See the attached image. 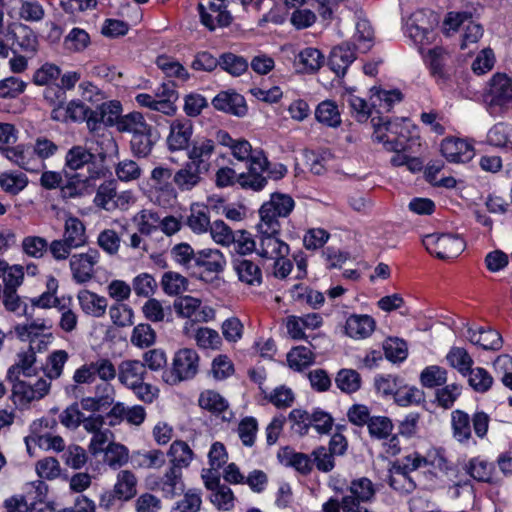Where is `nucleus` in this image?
<instances>
[{
    "mask_svg": "<svg viewBox=\"0 0 512 512\" xmlns=\"http://www.w3.org/2000/svg\"><path fill=\"white\" fill-rule=\"evenodd\" d=\"M346 494L339 500L330 498L322 505L323 512H350L361 504L370 503L375 499L376 488L374 483L367 477H360L350 481L346 488Z\"/></svg>",
    "mask_w": 512,
    "mask_h": 512,
    "instance_id": "obj_1",
    "label": "nucleus"
},
{
    "mask_svg": "<svg viewBox=\"0 0 512 512\" xmlns=\"http://www.w3.org/2000/svg\"><path fill=\"white\" fill-rule=\"evenodd\" d=\"M374 132L372 138L382 143L387 151L405 152L409 149V129L403 121H391L384 117H372Z\"/></svg>",
    "mask_w": 512,
    "mask_h": 512,
    "instance_id": "obj_2",
    "label": "nucleus"
},
{
    "mask_svg": "<svg viewBox=\"0 0 512 512\" xmlns=\"http://www.w3.org/2000/svg\"><path fill=\"white\" fill-rule=\"evenodd\" d=\"M483 102L491 116H502L512 107V78L504 73L493 75L483 94Z\"/></svg>",
    "mask_w": 512,
    "mask_h": 512,
    "instance_id": "obj_3",
    "label": "nucleus"
},
{
    "mask_svg": "<svg viewBox=\"0 0 512 512\" xmlns=\"http://www.w3.org/2000/svg\"><path fill=\"white\" fill-rule=\"evenodd\" d=\"M295 202L293 198L284 193L275 192L270 196V200L264 202L259 210L260 224L265 231H280L281 225L279 218H285L290 215L294 209Z\"/></svg>",
    "mask_w": 512,
    "mask_h": 512,
    "instance_id": "obj_4",
    "label": "nucleus"
},
{
    "mask_svg": "<svg viewBox=\"0 0 512 512\" xmlns=\"http://www.w3.org/2000/svg\"><path fill=\"white\" fill-rule=\"evenodd\" d=\"M199 356L194 349H179L173 357L172 368L165 371L163 379L166 383L175 385L185 380L192 379L198 372Z\"/></svg>",
    "mask_w": 512,
    "mask_h": 512,
    "instance_id": "obj_5",
    "label": "nucleus"
},
{
    "mask_svg": "<svg viewBox=\"0 0 512 512\" xmlns=\"http://www.w3.org/2000/svg\"><path fill=\"white\" fill-rule=\"evenodd\" d=\"M422 242L431 255L441 260L455 258L465 249L464 240L452 234H428Z\"/></svg>",
    "mask_w": 512,
    "mask_h": 512,
    "instance_id": "obj_6",
    "label": "nucleus"
},
{
    "mask_svg": "<svg viewBox=\"0 0 512 512\" xmlns=\"http://www.w3.org/2000/svg\"><path fill=\"white\" fill-rule=\"evenodd\" d=\"M99 259L100 253L94 248L71 255L69 266L73 280L78 284L89 282L95 275V266Z\"/></svg>",
    "mask_w": 512,
    "mask_h": 512,
    "instance_id": "obj_7",
    "label": "nucleus"
},
{
    "mask_svg": "<svg viewBox=\"0 0 512 512\" xmlns=\"http://www.w3.org/2000/svg\"><path fill=\"white\" fill-rule=\"evenodd\" d=\"M268 159L263 152H256L249 163L248 171L238 175L237 183L244 189L261 191L267 185V177L263 175Z\"/></svg>",
    "mask_w": 512,
    "mask_h": 512,
    "instance_id": "obj_8",
    "label": "nucleus"
},
{
    "mask_svg": "<svg viewBox=\"0 0 512 512\" xmlns=\"http://www.w3.org/2000/svg\"><path fill=\"white\" fill-rule=\"evenodd\" d=\"M257 228L259 232L257 253L260 257L274 260L280 256L289 255L288 244L278 238L280 231L266 232L260 223H258Z\"/></svg>",
    "mask_w": 512,
    "mask_h": 512,
    "instance_id": "obj_9",
    "label": "nucleus"
},
{
    "mask_svg": "<svg viewBox=\"0 0 512 512\" xmlns=\"http://www.w3.org/2000/svg\"><path fill=\"white\" fill-rule=\"evenodd\" d=\"M1 151L8 160L28 172H39L46 166L35 157L31 146L19 144L14 147H2Z\"/></svg>",
    "mask_w": 512,
    "mask_h": 512,
    "instance_id": "obj_10",
    "label": "nucleus"
},
{
    "mask_svg": "<svg viewBox=\"0 0 512 512\" xmlns=\"http://www.w3.org/2000/svg\"><path fill=\"white\" fill-rule=\"evenodd\" d=\"M467 13H449L445 24L452 29H458L464 25V32L462 35L461 49H466L470 44L476 43L483 35V28L480 24L475 23L469 19Z\"/></svg>",
    "mask_w": 512,
    "mask_h": 512,
    "instance_id": "obj_11",
    "label": "nucleus"
},
{
    "mask_svg": "<svg viewBox=\"0 0 512 512\" xmlns=\"http://www.w3.org/2000/svg\"><path fill=\"white\" fill-rule=\"evenodd\" d=\"M193 134V124L188 119H175L170 124L167 137L168 149L172 152L186 150Z\"/></svg>",
    "mask_w": 512,
    "mask_h": 512,
    "instance_id": "obj_12",
    "label": "nucleus"
},
{
    "mask_svg": "<svg viewBox=\"0 0 512 512\" xmlns=\"http://www.w3.org/2000/svg\"><path fill=\"white\" fill-rule=\"evenodd\" d=\"M215 109L232 114L237 117H243L247 114L248 108L245 98L234 91H222L212 100Z\"/></svg>",
    "mask_w": 512,
    "mask_h": 512,
    "instance_id": "obj_13",
    "label": "nucleus"
},
{
    "mask_svg": "<svg viewBox=\"0 0 512 512\" xmlns=\"http://www.w3.org/2000/svg\"><path fill=\"white\" fill-rule=\"evenodd\" d=\"M207 172L199 165L188 161L174 173L173 183L180 191H191L202 182L203 175Z\"/></svg>",
    "mask_w": 512,
    "mask_h": 512,
    "instance_id": "obj_14",
    "label": "nucleus"
},
{
    "mask_svg": "<svg viewBox=\"0 0 512 512\" xmlns=\"http://www.w3.org/2000/svg\"><path fill=\"white\" fill-rule=\"evenodd\" d=\"M442 155L454 163H464L469 161L473 155V148L465 140L459 138H447L441 143Z\"/></svg>",
    "mask_w": 512,
    "mask_h": 512,
    "instance_id": "obj_15",
    "label": "nucleus"
},
{
    "mask_svg": "<svg viewBox=\"0 0 512 512\" xmlns=\"http://www.w3.org/2000/svg\"><path fill=\"white\" fill-rule=\"evenodd\" d=\"M424 13H413L406 22L405 33L417 45L429 44L434 38L431 26H425Z\"/></svg>",
    "mask_w": 512,
    "mask_h": 512,
    "instance_id": "obj_16",
    "label": "nucleus"
},
{
    "mask_svg": "<svg viewBox=\"0 0 512 512\" xmlns=\"http://www.w3.org/2000/svg\"><path fill=\"white\" fill-rule=\"evenodd\" d=\"M232 265L242 283L251 286H259L262 283V270L257 262L237 256L233 259Z\"/></svg>",
    "mask_w": 512,
    "mask_h": 512,
    "instance_id": "obj_17",
    "label": "nucleus"
},
{
    "mask_svg": "<svg viewBox=\"0 0 512 512\" xmlns=\"http://www.w3.org/2000/svg\"><path fill=\"white\" fill-rule=\"evenodd\" d=\"M355 59L354 48L350 43H343L331 50L328 65L337 76L343 77Z\"/></svg>",
    "mask_w": 512,
    "mask_h": 512,
    "instance_id": "obj_18",
    "label": "nucleus"
},
{
    "mask_svg": "<svg viewBox=\"0 0 512 512\" xmlns=\"http://www.w3.org/2000/svg\"><path fill=\"white\" fill-rule=\"evenodd\" d=\"M215 151V141L206 137L198 138L195 140L190 149H188L187 156L189 162L199 165L202 169L209 171L210 157Z\"/></svg>",
    "mask_w": 512,
    "mask_h": 512,
    "instance_id": "obj_19",
    "label": "nucleus"
},
{
    "mask_svg": "<svg viewBox=\"0 0 512 512\" xmlns=\"http://www.w3.org/2000/svg\"><path fill=\"white\" fill-rule=\"evenodd\" d=\"M147 369L140 360H124L118 366V380L126 388L145 380Z\"/></svg>",
    "mask_w": 512,
    "mask_h": 512,
    "instance_id": "obj_20",
    "label": "nucleus"
},
{
    "mask_svg": "<svg viewBox=\"0 0 512 512\" xmlns=\"http://www.w3.org/2000/svg\"><path fill=\"white\" fill-rule=\"evenodd\" d=\"M89 107L80 100H72L64 106L55 107L51 111V119L59 122H81L87 118Z\"/></svg>",
    "mask_w": 512,
    "mask_h": 512,
    "instance_id": "obj_21",
    "label": "nucleus"
},
{
    "mask_svg": "<svg viewBox=\"0 0 512 512\" xmlns=\"http://www.w3.org/2000/svg\"><path fill=\"white\" fill-rule=\"evenodd\" d=\"M387 483L391 489L400 495L411 494L417 488L414 478L400 468V463L392 464L389 469Z\"/></svg>",
    "mask_w": 512,
    "mask_h": 512,
    "instance_id": "obj_22",
    "label": "nucleus"
},
{
    "mask_svg": "<svg viewBox=\"0 0 512 512\" xmlns=\"http://www.w3.org/2000/svg\"><path fill=\"white\" fill-rule=\"evenodd\" d=\"M375 329V320L369 315H350L345 324L346 334L354 339H365Z\"/></svg>",
    "mask_w": 512,
    "mask_h": 512,
    "instance_id": "obj_23",
    "label": "nucleus"
},
{
    "mask_svg": "<svg viewBox=\"0 0 512 512\" xmlns=\"http://www.w3.org/2000/svg\"><path fill=\"white\" fill-rule=\"evenodd\" d=\"M36 356L32 350L23 351L17 354V361L7 372V378L11 381L19 380L20 375L31 377L36 374Z\"/></svg>",
    "mask_w": 512,
    "mask_h": 512,
    "instance_id": "obj_24",
    "label": "nucleus"
},
{
    "mask_svg": "<svg viewBox=\"0 0 512 512\" xmlns=\"http://www.w3.org/2000/svg\"><path fill=\"white\" fill-rule=\"evenodd\" d=\"M82 311L90 316L99 318L106 313L107 299L89 290H81L77 295Z\"/></svg>",
    "mask_w": 512,
    "mask_h": 512,
    "instance_id": "obj_25",
    "label": "nucleus"
},
{
    "mask_svg": "<svg viewBox=\"0 0 512 512\" xmlns=\"http://www.w3.org/2000/svg\"><path fill=\"white\" fill-rule=\"evenodd\" d=\"M158 488L165 497L173 498L184 491L182 471L180 468L169 467L165 474L157 482Z\"/></svg>",
    "mask_w": 512,
    "mask_h": 512,
    "instance_id": "obj_26",
    "label": "nucleus"
},
{
    "mask_svg": "<svg viewBox=\"0 0 512 512\" xmlns=\"http://www.w3.org/2000/svg\"><path fill=\"white\" fill-rule=\"evenodd\" d=\"M371 92V106L378 109V112H389L395 103L402 100V93L397 90H384L380 87H372Z\"/></svg>",
    "mask_w": 512,
    "mask_h": 512,
    "instance_id": "obj_27",
    "label": "nucleus"
},
{
    "mask_svg": "<svg viewBox=\"0 0 512 512\" xmlns=\"http://www.w3.org/2000/svg\"><path fill=\"white\" fill-rule=\"evenodd\" d=\"M469 341L484 350H499L502 347V338L498 331L493 329H468Z\"/></svg>",
    "mask_w": 512,
    "mask_h": 512,
    "instance_id": "obj_28",
    "label": "nucleus"
},
{
    "mask_svg": "<svg viewBox=\"0 0 512 512\" xmlns=\"http://www.w3.org/2000/svg\"><path fill=\"white\" fill-rule=\"evenodd\" d=\"M209 208L201 204H193L187 216L186 225L196 234L207 232L211 227Z\"/></svg>",
    "mask_w": 512,
    "mask_h": 512,
    "instance_id": "obj_29",
    "label": "nucleus"
},
{
    "mask_svg": "<svg viewBox=\"0 0 512 512\" xmlns=\"http://www.w3.org/2000/svg\"><path fill=\"white\" fill-rule=\"evenodd\" d=\"M315 118L319 123L331 128H337L342 123L338 106L332 100H324L317 105Z\"/></svg>",
    "mask_w": 512,
    "mask_h": 512,
    "instance_id": "obj_30",
    "label": "nucleus"
},
{
    "mask_svg": "<svg viewBox=\"0 0 512 512\" xmlns=\"http://www.w3.org/2000/svg\"><path fill=\"white\" fill-rule=\"evenodd\" d=\"M225 258L217 249H203L197 252L195 267H203L211 273H219L223 271L225 266Z\"/></svg>",
    "mask_w": 512,
    "mask_h": 512,
    "instance_id": "obj_31",
    "label": "nucleus"
},
{
    "mask_svg": "<svg viewBox=\"0 0 512 512\" xmlns=\"http://www.w3.org/2000/svg\"><path fill=\"white\" fill-rule=\"evenodd\" d=\"M85 230V226L81 220L76 217H69L65 221L62 238L65 239L70 246L77 249L86 244L87 237Z\"/></svg>",
    "mask_w": 512,
    "mask_h": 512,
    "instance_id": "obj_32",
    "label": "nucleus"
},
{
    "mask_svg": "<svg viewBox=\"0 0 512 512\" xmlns=\"http://www.w3.org/2000/svg\"><path fill=\"white\" fill-rule=\"evenodd\" d=\"M157 140L158 134L153 127L148 131L132 136L130 141L132 153L142 158L149 156Z\"/></svg>",
    "mask_w": 512,
    "mask_h": 512,
    "instance_id": "obj_33",
    "label": "nucleus"
},
{
    "mask_svg": "<svg viewBox=\"0 0 512 512\" xmlns=\"http://www.w3.org/2000/svg\"><path fill=\"white\" fill-rule=\"evenodd\" d=\"M290 295L294 301L305 303L313 309H319L325 302L323 293L302 284L294 285L290 290Z\"/></svg>",
    "mask_w": 512,
    "mask_h": 512,
    "instance_id": "obj_34",
    "label": "nucleus"
},
{
    "mask_svg": "<svg viewBox=\"0 0 512 512\" xmlns=\"http://www.w3.org/2000/svg\"><path fill=\"white\" fill-rule=\"evenodd\" d=\"M218 66L229 75L239 77L248 70L249 63L243 56L225 52L219 56Z\"/></svg>",
    "mask_w": 512,
    "mask_h": 512,
    "instance_id": "obj_35",
    "label": "nucleus"
},
{
    "mask_svg": "<svg viewBox=\"0 0 512 512\" xmlns=\"http://www.w3.org/2000/svg\"><path fill=\"white\" fill-rule=\"evenodd\" d=\"M451 425L453 437L458 442L464 443L471 438V419L466 412L459 409L454 410L451 413Z\"/></svg>",
    "mask_w": 512,
    "mask_h": 512,
    "instance_id": "obj_36",
    "label": "nucleus"
},
{
    "mask_svg": "<svg viewBox=\"0 0 512 512\" xmlns=\"http://www.w3.org/2000/svg\"><path fill=\"white\" fill-rule=\"evenodd\" d=\"M150 128L152 126L146 122L142 113L133 111L121 117L117 130L122 133H131L134 136L148 131Z\"/></svg>",
    "mask_w": 512,
    "mask_h": 512,
    "instance_id": "obj_37",
    "label": "nucleus"
},
{
    "mask_svg": "<svg viewBox=\"0 0 512 512\" xmlns=\"http://www.w3.org/2000/svg\"><path fill=\"white\" fill-rule=\"evenodd\" d=\"M137 478L129 470H122L117 475L114 485L115 492L119 495V501H128L136 495Z\"/></svg>",
    "mask_w": 512,
    "mask_h": 512,
    "instance_id": "obj_38",
    "label": "nucleus"
},
{
    "mask_svg": "<svg viewBox=\"0 0 512 512\" xmlns=\"http://www.w3.org/2000/svg\"><path fill=\"white\" fill-rule=\"evenodd\" d=\"M28 185L27 176L18 171H5L0 173V187L9 195H17Z\"/></svg>",
    "mask_w": 512,
    "mask_h": 512,
    "instance_id": "obj_39",
    "label": "nucleus"
},
{
    "mask_svg": "<svg viewBox=\"0 0 512 512\" xmlns=\"http://www.w3.org/2000/svg\"><path fill=\"white\" fill-rule=\"evenodd\" d=\"M446 360L451 367L456 369L464 377L468 375L474 363L467 350L457 346L449 350L446 355Z\"/></svg>",
    "mask_w": 512,
    "mask_h": 512,
    "instance_id": "obj_40",
    "label": "nucleus"
},
{
    "mask_svg": "<svg viewBox=\"0 0 512 512\" xmlns=\"http://www.w3.org/2000/svg\"><path fill=\"white\" fill-rule=\"evenodd\" d=\"M14 40V45L25 54L33 56L38 50L37 36L28 26H19L14 32Z\"/></svg>",
    "mask_w": 512,
    "mask_h": 512,
    "instance_id": "obj_41",
    "label": "nucleus"
},
{
    "mask_svg": "<svg viewBox=\"0 0 512 512\" xmlns=\"http://www.w3.org/2000/svg\"><path fill=\"white\" fill-rule=\"evenodd\" d=\"M168 456L170 457V467L183 468L188 467L192 458L193 452L184 441H174L169 449Z\"/></svg>",
    "mask_w": 512,
    "mask_h": 512,
    "instance_id": "obj_42",
    "label": "nucleus"
},
{
    "mask_svg": "<svg viewBox=\"0 0 512 512\" xmlns=\"http://www.w3.org/2000/svg\"><path fill=\"white\" fill-rule=\"evenodd\" d=\"M315 361V355L311 349L305 346H297L287 354V362L290 368L295 371H302L311 366Z\"/></svg>",
    "mask_w": 512,
    "mask_h": 512,
    "instance_id": "obj_43",
    "label": "nucleus"
},
{
    "mask_svg": "<svg viewBox=\"0 0 512 512\" xmlns=\"http://www.w3.org/2000/svg\"><path fill=\"white\" fill-rule=\"evenodd\" d=\"M94 160L92 154L86 147L76 145L68 150L65 156V168L76 171Z\"/></svg>",
    "mask_w": 512,
    "mask_h": 512,
    "instance_id": "obj_44",
    "label": "nucleus"
},
{
    "mask_svg": "<svg viewBox=\"0 0 512 512\" xmlns=\"http://www.w3.org/2000/svg\"><path fill=\"white\" fill-rule=\"evenodd\" d=\"M335 384L343 393L357 392L362 384L360 374L353 369H341L335 377Z\"/></svg>",
    "mask_w": 512,
    "mask_h": 512,
    "instance_id": "obj_45",
    "label": "nucleus"
},
{
    "mask_svg": "<svg viewBox=\"0 0 512 512\" xmlns=\"http://www.w3.org/2000/svg\"><path fill=\"white\" fill-rule=\"evenodd\" d=\"M356 31L353 36V48L361 53L368 52L372 47L373 29L367 20H359L356 23Z\"/></svg>",
    "mask_w": 512,
    "mask_h": 512,
    "instance_id": "obj_46",
    "label": "nucleus"
},
{
    "mask_svg": "<svg viewBox=\"0 0 512 512\" xmlns=\"http://www.w3.org/2000/svg\"><path fill=\"white\" fill-rule=\"evenodd\" d=\"M21 250L30 258L41 259L48 252V241L41 236L28 235L22 239Z\"/></svg>",
    "mask_w": 512,
    "mask_h": 512,
    "instance_id": "obj_47",
    "label": "nucleus"
},
{
    "mask_svg": "<svg viewBox=\"0 0 512 512\" xmlns=\"http://www.w3.org/2000/svg\"><path fill=\"white\" fill-rule=\"evenodd\" d=\"M188 279L178 272L168 271L162 276L163 291L170 296H176L188 290Z\"/></svg>",
    "mask_w": 512,
    "mask_h": 512,
    "instance_id": "obj_48",
    "label": "nucleus"
},
{
    "mask_svg": "<svg viewBox=\"0 0 512 512\" xmlns=\"http://www.w3.org/2000/svg\"><path fill=\"white\" fill-rule=\"evenodd\" d=\"M117 194L116 182L113 180L106 181L98 187L94 201L97 206L112 211Z\"/></svg>",
    "mask_w": 512,
    "mask_h": 512,
    "instance_id": "obj_49",
    "label": "nucleus"
},
{
    "mask_svg": "<svg viewBox=\"0 0 512 512\" xmlns=\"http://www.w3.org/2000/svg\"><path fill=\"white\" fill-rule=\"evenodd\" d=\"M156 64L168 77H175L181 81H187L190 78L187 69L171 57L164 55L159 56L156 59Z\"/></svg>",
    "mask_w": 512,
    "mask_h": 512,
    "instance_id": "obj_50",
    "label": "nucleus"
},
{
    "mask_svg": "<svg viewBox=\"0 0 512 512\" xmlns=\"http://www.w3.org/2000/svg\"><path fill=\"white\" fill-rule=\"evenodd\" d=\"M367 428L371 438L382 440L391 436L394 425L391 419L386 416H372Z\"/></svg>",
    "mask_w": 512,
    "mask_h": 512,
    "instance_id": "obj_51",
    "label": "nucleus"
},
{
    "mask_svg": "<svg viewBox=\"0 0 512 512\" xmlns=\"http://www.w3.org/2000/svg\"><path fill=\"white\" fill-rule=\"evenodd\" d=\"M131 343L138 348L151 347L156 342V332L147 323H140L133 328Z\"/></svg>",
    "mask_w": 512,
    "mask_h": 512,
    "instance_id": "obj_52",
    "label": "nucleus"
},
{
    "mask_svg": "<svg viewBox=\"0 0 512 512\" xmlns=\"http://www.w3.org/2000/svg\"><path fill=\"white\" fill-rule=\"evenodd\" d=\"M133 461L137 467L146 469H159L165 462V454L161 450H150L147 452H138L134 455Z\"/></svg>",
    "mask_w": 512,
    "mask_h": 512,
    "instance_id": "obj_53",
    "label": "nucleus"
},
{
    "mask_svg": "<svg viewBox=\"0 0 512 512\" xmlns=\"http://www.w3.org/2000/svg\"><path fill=\"white\" fill-rule=\"evenodd\" d=\"M420 382L426 388L442 386L447 382V371L438 365L428 366L421 372Z\"/></svg>",
    "mask_w": 512,
    "mask_h": 512,
    "instance_id": "obj_54",
    "label": "nucleus"
},
{
    "mask_svg": "<svg viewBox=\"0 0 512 512\" xmlns=\"http://www.w3.org/2000/svg\"><path fill=\"white\" fill-rule=\"evenodd\" d=\"M512 127L504 124H495L487 134V142L495 147H511Z\"/></svg>",
    "mask_w": 512,
    "mask_h": 512,
    "instance_id": "obj_55",
    "label": "nucleus"
},
{
    "mask_svg": "<svg viewBox=\"0 0 512 512\" xmlns=\"http://www.w3.org/2000/svg\"><path fill=\"white\" fill-rule=\"evenodd\" d=\"M467 376L469 385L478 393L487 392L493 384V377L482 367L472 368Z\"/></svg>",
    "mask_w": 512,
    "mask_h": 512,
    "instance_id": "obj_56",
    "label": "nucleus"
},
{
    "mask_svg": "<svg viewBox=\"0 0 512 512\" xmlns=\"http://www.w3.org/2000/svg\"><path fill=\"white\" fill-rule=\"evenodd\" d=\"M8 512H51L48 505L43 501L27 503L23 498L12 497L5 501Z\"/></svg>",
    "mask_w": 512,
    "mask_h": 512,
    "instance_id": "obj_57",
    "label": "nucleus"
},
{
    "mask_svg": "<svg viewBox=\"0 0 512 512\" xmlns=\"http://www.w3.org/2000/svg\"><path fill=\"white\" fill-rule=\"evenodd\" d=\"M199 405L201 408L214 414H220L228 407L227 401L219 393L212 390H207L200 394Z\"/></svg>",
    "mask_w": 512,
    "mask_h": 512,
    "instance_id": "obj_58",
    "label": "nucleus"
},
{
    "mask_svg": "<svg viewBox=\"0 0 512 512\" xmlns=\"http://www.w3.org/2000/svg\"><path fill=\"white\" fill-rule=\"evenodd\" d=\"M173 260L186 269L195 267L197 252L188 243H179L171 249Z\"/></svg>",
    "mask_w": 512,
    "mask_h": 512,
    "instance_id": "obj_59",
    "label": "nucleus"
},
{
    "mask_svg": "<svg viewBox=\"0 0 512 512\" xmlns=\"http://www.w3.org/2000/svg\"><path fill=\"white\" fill-rule=\"evenodd\" d=\"M97 109L100 111L103 124L118 127V123L123 116L121 115L122 105L119 101L112 100L103 102L97 106Z\"/></svg>",
    "mask_w": 512,
    "mask_h": 512,
    "instance_id": "obj_60",
    "label": "nucleus"
},
{
    "mask_svg": "<svg viewBox=\"0 0 512 512\" xmlns=\"http://www.w3.org/2000/svg\"><path fill=\"white\" fill-rule=\"evenodd\" d=\"M173 170L164 166H157L151 171L152 186L161 191L172 192Z\"/></svg>",
    "mask_w": 512,
    "mask_h": 512,
    "instance_id": "obj_61",
    "label": "nucleus"
},
{
    "mask_svg": "<svg viewBox=\"0 0 512 512\" xmlns=\"http://www.w3.org/2000/svg\"><path fill=\"white\" fill-rule=\"evenodd\" d=\"M298 62L306 72H315L324 62V55L313 47H307L298 54Z\"/></svg>",
    "mask_w": 512,
    "mask_h": 512,
    "instance_id": "obj_62",
    "label": "nucleus"
},
{
    "mask_svg": "<svg viewBox=\"0 0 512 512\" xmlns=\"http://www.w3.org/2000/svg\"><path fill=\"white\" fill-rule=\"evenodd\" d=\"M61 75V69L55 64L45 63L33 75V82L39 86L56 84Z\"/></svg>",
    "mask_w": 512,
    "mask_h": 512,
    "instance_id": "obj_63",
    "label": "nucleus"
},
{
    "mask_svg": "<svg viewBox=\"0 0 512 512\" xmlns=\"http://www.w3.org/2000/svg\"><path fill=\"white\" fill-rule=\"evenodd\" d=\"M128 449L119 443H109L105 450V462L111 468H119L128 462Z\"/></svg>",
    "mask_w": 512,
    "mask_h": 512,
    "instance_id": "obj_64",
    "label": "nucleus"
}]
</instances>
